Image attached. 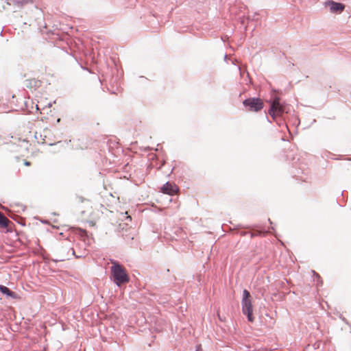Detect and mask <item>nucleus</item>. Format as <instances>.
Masks as SVG:
<instances>
[{
    "instance_id": "1",
    "label": "nucleus",
    "mask_w": 351,
    "mask_h": 351,
    "mask_svg": "<svg viewBox=\"0 0 351 351\" xmlns=\"http://www.w3.org/2000/svg\"><path fill=\"white\" fill-rule=\"evenodd\" d=\"M79 209L84 219L93 223L101 217L100 210L89 200L83 201Z\"/></svg>"
},
{
    "instance_id": "2",
    "label": "nucleus",
    "mask_w": 351,
    "mask_h": 351,
    "mask_svg": "<svg viewBox=\"0 0 351 351\" xmlns=\"http://www.w3.org/2000/svg\"><path fill=\"white\" fill-rule=\"evenodd\" d=\"M112 267L110 269L111 278L117 286L127 283L130 281V277L125 268L118 262L111 260Z\"/></svg>"
},
{
    "instance_id": "3",
    "label": "nucleus",
    "mask_w": 351,
    "mask_h": 351,
    "mask_svg": "<svg viewBox=\"0 0 351 351\" xmlns=\"http://www.w3.org/2000/svg\"><path fill=\"white\" fill-rule=\"evenodd\" d=\"M242 311L247 315L249 322H252L254 321V317L252 315V304L251 301V296L250 292L245 289L243 291V300H242Z\"/></svg>"
},
{
    "instance_id": "4",
    "label": "nucleus",
    "mask_w": 351,
    "mask_h": 351,
    "mask_svg": "<svg viewBox=\"0 0 351 351\" xmlns=\"http://www.w3.org/2000/svg\"><path fill=\"white\" fill-rule=\"evenodd\" d=\"M243 105L250 112H258L263 108V100L260 98H248L243 101Z\"/></svg>"
},
{
    "instance_id": "5",
    "label": "nucleus",
    "mask_w": 351,
    "mask_h": 351,
    "mask_svg": "<svg viewBox=\"0 0 351 351\" xmlns=\"http://www.w3.org/2000/svg\"><path fill=\"white\" fill-rule=\"evenodd\" d=\"M283 112L284 106L280 104V99L278 97H275L269 111V114L274 118L276 117L280 116Z\"/></svg>"
},
{
    "instance_id": "6",
    "label": "nucleus",
    "mask_w": 351,
    "mask_h": 351,
    "mask_svg": "<svg viewBox=\"0 0 351 351\" xmlns=\"http://www.w3.org/2000/svg\"><path fill=\"white\" fill-rule=\"evenodd\" d=\"M162 193L169 195H173L179 192L178 186L174 183L167 182L160 189Z\"/></svg>"
},
{
    "instance_id": "7",
    "label": "nucleus",
    "mask_w": 351,
    "mask_h": 351,
    "mask_svg": "<svg viewBox=\"0 0 351 351\" xmlns=\"http://www.w3.org/2000/svg\"><path fill=\"white\" fill-rule=\"evenodd\" d=\"M326 5L330 8L332 12H341L344 10V5L340 3L329 1L326 2Z\"/></svg>"
},
{
    "instance_id": "8",
    "label": "nucleus",
    "mask_w": 351,
    "mask_h": 351,
    "mask_svg": "<svg viewBox=\"0 0 351 351\" xmlns=\"http://www.w3.org/2000/svg\"><path fill=\"white\" fill-rule=\"evenodd\" d=\"M0 291L8 295V297H11L12 298H14V299H19V297L18 296V295L15 293V292H13L12 291H10L8 287H6L5 286H3V285H0Z\"/></svg>"
},
{
    "instance_id": "9",
    "label": "nucleus",
    "mask_w": 351,
    "mask_h": 351,
    "mask_svg": "<svg viewBox=\"0 0 351 351\" xmlns=\"http://www.w3.org/2000/svg\"><path fill=\"white\" fill-rule=\"evenodd\" d=\"M10 223V220L0 212V227L6 228Z\"/></svg>"
},
{
    "instance_id": "10",
    "label": "nucleus",
    "mask_w": 351,
    "mask_h": 351,
    "mask_svg": "<svg viewBox=\"0 0 351 351\" xmlns=\"http://www.w3.org/2000/svg\"><path fill=\"white\" fill-rule=\"evenodd\" d=\"M32 81H34L35 83H39L40 84V82H36L35 80H29V82L31 83Z\"/></svg>"
}]
</instances>
